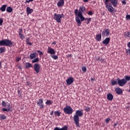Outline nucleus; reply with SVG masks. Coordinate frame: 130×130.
<instances>
[{
  "instance_id": "8",
  "label": "nucleus",
  "mask_w": 130,
  "mask_h": 130,
  "mask_svg": "<svg viewBox=\"0 0 130 130\" xmlns=\"http://www.w3.org/2000/svg\"><path fill=\"white\" fill-rule=\"evenodd\" d=\"M105 6H106V8L108 9V11L109 12L111 13H113L114 9L113 8L112 5L110 3H109V4L107 3H104Z\"/></svg>"
},
{
  "instance_id": "21",
  "label": "nucleus",
  "mask_w": 130,
  "mask_h": 130,
  "mask_svg": "<svg viewBox=\"0 0 130 130\" xmlns=\"http://www.w3.org/2000/svg\"><path fill=\"white\" fill-rule=\"evenodd\" d=\"M34 10L30 8L29 7L26 8V13L27 15L31 14Z\"/></svg>"
},
{
  "instance_id": "63",
  "label": "nucleus",
  "mask_w": 130,
  "mask_h": 130,
  "mask_svg": "<svg viewBox=\"0 0 130 130\" xmlns=\"http://www.w3.org/2000/svg\"><path fill=\"white\" fill-rule=\"evenodd\" d=\"M34 0H29V1H30V2H32V1H34Z\"/></svg>"
},
{
  "instance_id": "50",
  "label": "nucleus",
  "mask_w": 130,
  "mask_h": 130,
  "mask_svg": "<svg viewBox=\"0 0 130 130\" xmlns=\"http://www.w3.org/2000/svg\"><path fill=\"white\" fill-rule=\"evenodd\" d=\"M127 46L128 48H130V42L127 44Z\"/></svg>"
},
{
  "instance_id": "59",
  "label": "nucleus",
  "mask_w": 130,
  "mask_h": 130,
  "mask_svg": "<svg viewBox=\"0 0 130 130\" xmlns=\"http://www.w3.org/2000/svg\"><path fill=\"white\" fill-rule=\"evenodd\" d=\"M90 80H91V81H93L94 80V79H93V78H90Z\"/></svg>"
},
{
  "instance_id": "54",
  "label": "nucleus",
  "mask_w": 130,
  "mask_h": 130,
  "mask_svg": "<svg viewBox=\"0 0 130 130\" xmlns=\"http://www.w3.org/2000/svg\"><path fill=\"white\" fill-rule=\"evenodd\" d=\"M53 115V111H52L51 112H50V115L51 116H52Z\"/></svg>"
},
{
  "instance_id": "52",
  "label": "nucleus",
  "mask_w": 130,
  "mask_h": 130,
  "mask_svg": "<svg viewBox=\"0 0 130 130\" xmlns=\"http://www.w3.org/2000/svg\"><path fill=\"white\" fill-rule=\"evenodd\" d=\"M72 54H68V55H67V57H72Z\"/></svg>"
},
{
  "instance_id": "38",
  "label": "nucleus",
  "mask_w": 130,
  "mask_h": 130,
  "mask_svg": "<svg viewBox=\"0 0 130 130\" xmlns=\"http://www.w3.org/2000/svg\"><path fill=\"white\" fill-rule=\"evenodd\" d=\"M19 36H20V39L22 40H23L25 39V37L24 36L23 34H19Z\"/></svg>"
},
{
  "instance_id": "47",
  "label": "nucleus",
  "mask_w": 130,
  "mask_h": 130,
  "mask_svg": "<svg viewBox=\"0 0 130 130\" xmlns=\"http://www.w3.org/2000/svg\"><path fill=\"white\" fill-rule=\"evenodd\" d=\"M3 19H0V25H2V23H3Z\"/></svg>"
},
{
  "instance_id": "26",
  "label": "nucleus",
  "mask_w": 130,
  "mask_h": 130,
  "mask_svg": "<svg viewBox=\"0 0 130 130\" xmlns=\"http://www.w3.org/2000/svg\"><path fill=\"white\" fill-rule=\"evenodd\" d=\"M111 84L112 86H114L116 85H117L118 84V81L115 80L114 79L111 80Z\"/></svg>"
},
{
  "instance_id": "25",
  "label": "nucleus",
  "mask_w": 130,
  "mask_h": 130,
  "mask_svg": "<svg viewBox=\"0 0 130 130\" xmlns=\"http://www.w3.org/2000/svg\"><path fill=\"white\" fill-rule=\"evenodd\" d=\"M29 68H32V66L29 62H26L25 64V68L28 69Z\"/></svg>"
},
{
  "instance_id": "42",
  "label": "nucleus",
  "mask_w": 130,
  "mask_h": 130,
  "mask_svg": "<svg viewBox=\"0 0 130 130\" xmlns=\"http://www.w3.org/2000/svg\"><path fill=\"white\" fill-rule=\"evenodd\" d=\"M37 52H38V53H39L40 56H41V55H43V53L41 51L38 50Z\"/></svg>"
},
{
  "instance_id": "40",
  "label": "nucleus",
  "mask_w": 130,
  "mask_h": 130,
  "mask_svg": "<svg viewBox=\"0 0 130 130\" xmlns=\"http://www.w3.org/2000/svg\"><path fill=\"white\" fill-rule=\"evenodd\" d=\"M82 71L84 73H85L86 71V68L85 67H82Z\"/></svg>"
},
{
  "instance_id": "19",
  "label": "nucleus",
  "mask_w": 130,
  "mask_h": 130,
  "mask_svg": "<svg viewBox=\"0 0 130 130\" xmlns=\"http://www.w3.org/2000/svg\"><path fill=\"white\" fill-rule=\"evenodd\" d=\"M107 99L109 101H111L113 100V95L112 93H108L107 94Z\"/></svg>"
},
{
  "instance_id": "61",
  "label": "nucleus",
  "mask_w": 130,
  "mask_h": 130,
  "mask_svg": "<svg viewBox=\"0 0 130 130\" xmlns=\"http://www.w3.org/2000/svg\"><path fill=\"white\" fill-rule=\"evenodd\" d=\"M129 108V106L126 107V109H128Z\"/></svg>"
},
{
  "instance_id": "28",
  "label": "nucleus",
  "mask_w": 130,
  "mask_h": 130,
  "mask_svg": "<svg viewBox=\"0 0 130 130\" xmlns=\"http://www.w3.org/2000/svg\"><path fill=\"white\" fill-rule=\"evenodd\" d=\"M45 104L47 105H52L53 104V101L52 100H47Z\"/></svg>"
},
{
  "instance_id": "13",
  "label": "nucleus",
  "mask_w": 130,
  "mask_h": 130,
  "mask_svg": "<svg viewBox=\"0 0 130 130\" xmlns=\"http://www.w3.org/2000/svg\"><path fill=\"white\" fill-rule=\"evenodd\" d=\"M74 82V78L73 77H69L66 80V83L68 85L72 84Z\"/></svg>"
},
{
  "instance_id": "30",
  "label": "nucleus",
  "mask_w": 130,
  "mask_h": 130,
  "mask_svg": "<svg viewBox=\"0 0 130 130\" xmlns=\"http://www.w3.org/2000/svg\"><path fill=\"white\" fill-rule=\"evenodd\" d=\"M29 38H27L26 39V43L27 45H28L29 46H32V43L29 42Z\"/></svg>"
},
{
  "instance_id": "35",
  "label": "nucleus",
  "mask_w": 130,
  "mask_h": 130,
  "mask_svg": "<svg viewBox=\"0 0 130 130\" xmlns=\"http://www.w3.org/2000/svg\"><path fill=\"white\" fill-rule=\"evenodd\" d=\"M51 57L54 60H57L58 59V56L57 55H51Z\"/></svg>"
},
{
  "instance_id": "14",
  "label": "nucleus",
  "mask_w": 130,
  "mask_h": 130,
  "mask_svg": "<svg viewBox=\"0 0 130 130\" xmlns=\"http://www.w3.org/2000/svg\"><path fill=\"white\" fill-rule=\"evenodd\" d=\"M47 53L51 54L52 55L55 54L56 53V51H54V49L50 47H48L47 49Z\"/></svg>"
},
{
  "instance_id": "29",
  "label": "nucleus",
  "mask_w": 130,
  "mask_h": 130,
  "mask_svg": "<svg viewBox=\"0 0 130 130\" xmlns=\"http://www.w3.org/2000/svg\"><path fill=\"white\" fill-rule=\"evenodd\" d=\"M84 20L86 21V24H87V25H88L90 24V22L91 21V18H84Z\"/></svg>"
},
{
  "instance_id": "4",
  "label": "nucleus",
  "mask_w": 130,
  "mask_h": 130,
  "mask_svg": "<svg viewBox=\"0 0 130 130\" xmlns=\"http://www.w3.org/2000/svg\"><path fill=\"white\" fill-rule=\"evenodd\" d=\"M1 105L4 107H7V108L2 109V111L4 113H5V112H9L11 110V108H10L11 107V104L8 103V102H6L4 101H3L2 102Z\"/></svg>"
},
{
  "instance_id": "15",
  "label": "nucleus",
  "mask_w": 130,
  "mask_h": 130,
  "mask_svg": "<svg viewBox=\"0 0 130 130\" xmlns=\"http://www.w3.org/2000/svg\"><path fill=\"white\" fill-rule=\"evenodd\" d=\"M110 42V38L109 37L106 38L105 40L103 41L102 43L105 45V46H107Z\"/></svg>"
},
{
  "instance_id": "5",
  "label": "nucleus",
  "mask_w": 130,
  "mask_h": 130,
  "mask_svg": "<svg viewBox=\"0 0 130 130\" xmlns=\"http://www.w3.org/2000/svg\"><path fill=\"white\" fill-rule=\"evenodd\" d=\"M64 113L66 114H72L74 112V110L71 106L66 105L63 109Z\"/></svg>"
},
{
  "instance_id": "37",
  "label": "nucleus",
  "mask_w": 130,
  "mask_h": 130,
  "mask_svg": "<svg viewBox=\"0 0 130 130\" xmlns=\"http://www.w3.org/2000/svg\"><path fill=\"white\" fill-rule=\"evenodd\" d=\"M126 82L127 83V81H130V76H125V79Z\"/></svg>"
},
{
  "instance_id": "1",
  "label": "nucleus",
  "mask_w": 130,
  "mask_h": 130,
  "mask_svg": "<svg viewBox=\"0 0 130 130\" xmlns=\"http://www.w3.org/2000/svg\"><path fill=\"white\" fill-rule=\"evenodd\" d=\"M86 12V8L84 6H81L79 7V11H78V9H76L74 11V14L75 15L78 17H75V20L76 23L78 24V26H80L81 25V21H84L85 17L83 16L82 13H84Z\"/></svg>"
},
{
  "instance_id": "55",
  "label": "nucleus",
  "mask_w": 130,
  "mask_h": 130,
  "mask_svg": "<svg viewBox=\"0 0 130 130\" xmlns=\"http://www.w3.org/2000/svg\"><path fill=\"white\" fill-rule=\"evenodd\" d=\"M52 44L56 45V41H54L53 43H52Z\"/></svg>"
},
{
  "instance_id": "6",
  "label": "nucleus",
  "mask_w": 130,
  "mask_h": 130,
  "mask_svg": "<svg viewBox=\"0 0 130 130\" xmlns=\"http://www.w3.org/2000/svg\"><path fill=\"white\" fill-rule=\"evenodd\" d=\"M65 15L63 14H58L57 13H54V19L55 21H57L58 23H60L61 22V19L62 18H64Z\"/></svg>"
},
{
  "instance_id": "11",
  "label": "nucleus",
  "mask_w": 130,
  "mask_h": 130,
  "mask_svg": "<svg viewBox=\"0 0 130 130\" xmlns=\"http://www.w3.org/2000/svg\"><path fill=\"white\" fill-rule=\"evenodd\" d=\"M117 81H118V84L121 87L124 86L127 83L125 79H120L118 78L117 79Z\"/></svg>"
},
{
  "instance_id": "56",
  "label": "nucleus",
  "mask_w": 130,
  "mask_h": 130,
  "mask_svg": "<svg viewBox=\"0 0 130 130\" xmlns=\"http://www.w3.org/2000/svg\"><path fill=\"white\" fill-rule=\"evenodd\" d=\"M117 125V123H115L114 125V128H116V126Z\"/></svg>"
},
{
  "instance_id": "39",
  "label": "nucleus",
  "mask_w": 130,
  "mask_h": 130,
  "mask_svg": "<svg viewBox=\"0 0 130 130\" xmlns=\"http://www.w3.org/2000/svg\"><path fill=\"white\" fill-rule=\"evenodd\" d=\"M111 120L110 118H107L106 119L105 121L106 122V123H109V121Z\"/></svg>"
},
{
  "instance_id": "10",
  "label": "nucleus",
  "mask_w": 130,
  "mask_h": 130,
  "mask_svg": "<svg viewBox=\"0 0 130 130\" xmlns=\"http://www.w3.org/2000/svg\"><path fill=\"white\" fill-rule=\"evenodd\" d=\"M37 105L39 107L40 109H43L44 107L43 100L40 99L37 103Z\"/></svg>"
},
{
  "instance_id": "16",
  "label": "nucleus",
  "mask_w": 130,
  "mask_h": 130,
  "mask_svg": "<svg viewBox=\"0 0 130 130\" xmlns=\"http://www.w3.org/2000/svg\"><path fill=\"white\" fill-rule=\"evenodd\" d=\"M64 4V0H59L57 3V5L58 8H60V7H63Z\"/></svg>"
},
{
  "instance_id": "41",
  "label": "nucleus",
  "mask_w": 130,
  "mask_h": 130,
  "mask_svg": "<svg viewBox=\"0 0 130 130\" xmlns=\"http://www.w3.org/2000/svg\"><path fill=\"white\" fill-rule=\"evenodd\" d=\"M20 60H21L20 57L19 56L17 57L16 60L17 62H19Z\"/></svg>"
},
{
  "instance_id": "22",
  "label": "nucleus",
  "mask_w": 130,
  "mask_h": 130,
  "mask_svg": "<svg viewBox=\"0 0 130 130\" xmlns=\"http://www.w3.org/2000/svg\"><path fill=\"white\" fill-rule=\"evenodd\" d=\"M38 54L36 53L30 54L29 57L31 59H33L34 58H36L37 56H38Z\"/></svg>"
},
{
  "instance_id": "9",
  "label": "nucleus",
  "mask_w": 130,
  "mask_h": 130,
  "mask_svg": "<svg viewBox=\"0 0 130 130\" xmlns=\"http://www.w3.org/2000/svg\"><path fill=\"white\" fill-rule=\"evenodd\" d=\"M110 34V29L109 28H106L103 29V32L102 33V35L104 37H108Z\"/></svg>"
},
{
  "instance_id": "58",
  "label": "nucleus",
  "mask_w": 130,
  "mask_h": 130,
  "mask_svg": "<svg viewBox=\"0 0 130 130\" xmlns=\"http://www.w3.org/2000/svg\"><path fill=\"white\" fill-rule=\"evenodd\" d=\"M101 59L100 58V57H99L98 58L96 59V60H101Z\"/></svg>"
},
{
  "instance_id": "7",
  "label": "nucleus",
  "mask_w": 130,
  "mask_h": 130,
  "mask_svg": "<svg viewBox=\"0 0 130 130\" xmlns=\"http://www.w3.org/2000/svg\"><path fill=\"white\" fill-rule=\"evenodd\" d=\"M104 4H109L110 2V4L113 6L114 8H116L118 4L117 0H104Z\"/></svg>"
},
{
  "instance_id": "34",
  "label": "nucleus",
  "mask_w": 130,
  "mask_h": 130,
  "mask_svg": "<svg viewBox=\"0 0 130 130\" xmlns=\"http://www.w3.org/2000/svg\"><path fill=\"white\" fill-rule=\"evenodd\" d=\"M84 111H85L86 112H89L90 111V107H86L85 108H84Z\"/></svg>"
},
{
  "instance_id": "17",
  "label": "nucleus",
  "mask_w": 130,
  "mask_h": 130,
  "mask_svg": "<svg viewBox=\"0 0 130 130\" xmlns=\"http://www.w3.org/2000/svg\"><path fill=\"white\" fill-rule=\"evenodd\" d=\"M115 91L116 92V93L118 95H120L122 93V90L119 87L115 88Z\"/></svg>"
},
{
  "instance_id": "20",
  "label": "nucleus",
  "mask_w": 130,
  "mask_h": 130,
  "mask_svg": "<svg viewBox=\"0 0 130 130\" xmlns=\"http://www.w3.org/2000/svg\"><path fill=\"white\" fill-rule=\"evenodd\" d=\"M102 36L101 34H98L95 36V40L98 42H100L101 41Z\"/></svg>"
},
{
  "instance_id": "49",
  "label": "nucleus",
  "mask_w": 130,
  "mask_h": 130,
  "mask_svg": "<svg viewBox=\"0 0 130 130\" xmlns=\"http://www.w3.org/2000/svg\"><path fill=\"white\" fill-rule=\"evenodd\" d=\"M104 60H105L104 59L101 58V59H100V62H101V63H103V62H104Z\"/></svg>"
},
{
  "instance_id": "45",
  "label": "nucleus",
  "mask_w": 130,
  "mask_h": 130,
  "mask_svg": "<svg viewBox=\"0 0 130 130\" xmlns=\"http://www.w3.org/2000/svg\"><path fill=\"white\" fill-rule=\"evenodd\" d=\"M88 15L92 16L93 15V13L91 11H88L87 13Z\"/></svg>"
},
{
  "instance_id": "18",
  "label": "nucleus",
  "mask_w": 130,
  "mask_h": 130,
  "mask_svg": "<svg viewBox=\"0 0 130 130\" xmlns=\"http://www.w3.org/2000/svg\"><path fill=\"white\" fill-rule=\"evenodd\" d=\"M54 130H68V127L67 125H64L62 128L56 127L54 128Z\"/></svg>"
},
{
  "instance_id": "48",
  "label": "nucleus",
  "mask_w": 130,
  "mask_h": 130,
  "mask_svg": "<svg viewBox=\"0 0 130 130\" xmlns=\"http://www.w3.org/2000/svg\"><path fill=\"white\" fill-rule=\"evenodd\" d=\"M30 85H31V82L27 81V85L29 86Z\"/></svg>"
},
{
  "instance_id": "51",
  "label": "nucleus",
  "mask_w": 130,
  "mask_h": 130,
  "mask_svg": "<svg viewBox=\"0 0 130 130\" xmlns=\"http://www.w3.org/2000/svg\"><path fill=\"white\" fill-rule=\"evenodd\" d=\"M128 52H130V49H126V53H128Z\"/></svg>"
},
{
  "instance_id": "27",
  "label": "nucleus",
  "mask_w": 130,
  "mask_h": 130,
  "mask_svg": "<svg viewBox=\"0 0 130 130\" xmlns=\"http://www.w3.org/2000/svg\"><path fill=\"white\" fill-rule=\"evenodd\" d=\"M6 7H7V5H2V7L0 8V10L2 12H5L6 11Z\"/></svg>"
},
{
  "instance_id": "12",
  "label": "nucleus",
  "mask_w": 130,
  "mask_h": 130,
  "mask_svg": "<svg viewBox=\"0 0 130 130\" xmlns=\"http://www.w3.org/2000/svg\"><path fill=\"white\" fill-rule=\"evenodd\" d=\"M34 70L37 74L40 73V67L39 64L35 63L34 66Z\"/></svg>"
},
{
  "instance_id": "46",
  "label": "nucleus",
  "mask_w": 130,
  "mask_h": 130,
  "mask_svg": "<svg viewBox=\"0 0 130 130\" xmlns=\"http://www.w3.org/2000/svg\"><path fill=\"white\" fill-rule=\"evenodd\" d=\"M126 19L130 20V15H126Z\"/></svg>"
},
{
  "instance_id": "44",
  "label": "nucleus",
  "mask_w": 130,
  "mask_h": 130,
  "mask_svg": "<svg viewBox=\"0 0 130 130\" xmlns=\"http://www.w3.org/2000/svg\"><path fill=\"white\" fill-rule=\"evenodd\" d=\"M128 1V0H123V1H121L122 5H126V1Z\"/></svg>"
},
{
  "instance_id": "24",
  "label": "nucleus",
  "mask_w": 130,
  "mask_h": 130,
  "mask_svg": "<svg viewBox=\"0 0 130 130\" xmlns=\"http://www.w3.org/2000/svg\"><path fill=\"white\" fill-rule=\"evenodd\" d=\"M6 11L7 13H11L13 12V8L11 7H7Z\"/></svg>"
},
{
  "instance_id": "23",
  "label": "nucleus",
  "mask_w": 130,
  "mask_h": 130,
  "mask_svg": "<svg viewBox=\"0 0 130 130\" xmlns=\"http://www.w3.org/2000/svg\"><path fill=\"white\" fill-rule=\"evenodd\" d=\"M7 119V117L4 114H0V119L1 121H3Z\"/></svg>"
},
{
  "instance_id": "33",
  "label": "nucleus",
  "mask_w": 130,
  "mask_h": 130,
  "mask_svg": "<svg viewBox=\"0 0 130 130\" xmlns=\"http://www.w3.org/2000/svg\"><path fill=\"white\" fill-rule=\"evenodd\" d=\"M55 116H60V112L58 111H56L54 112Z\"/></svg>"
},
{
  "instance_id": "2",
  "label": "nucleus",
  "mask_w": 130,
  "mask_h": 130,
  "mask_svg": "<svg viewBox=\"0 0 130 130\" xmlns=\"http://www.w3.org/2000/svg\"><path fill=\"white\" fill-rule=\"evenodd\" d=\"M83 116V110H77L75 112V115L73 116V120L76 127H80V117Z\"/></svg>"
},
{
  "instance_id": "31",
  "label": "nucleus",
  "mask_w": 130,
  "mask_h": 130,
  "mask_svg": "<svg viewBox=\"0 0 130 130\" xmlns=\"http://www.w3.org/2000/svg\"><path fill=\"white\" fill-rule=\"evenodd\" d=\"M40 61L39 58L38 57L35 58L31 61V63H34L36 62H38Z\"/></svg>"
},
{
  "instance_id": "62",
  "label": "nucleus",
  "mask_w": 130,
  "mask_h": 130,
  "mask_svg": "<svg viewBox=\"0 0 130 130\" xmlns=\"http://www.w3.org/2000/svg\"><path fill=\"white\" fill-rule=\"evenodd\" d=\"M128 92H130V87H129V89H128Z\"/></svg>"
},
{
  "instance_id": "32",
  "label": "nucleus",
  "mask_w": 130,
  "mask_h": 130,
  "mask_svg": "<svg viewBox=\"0 0 130 130\" xmlns=\"http://www.w3.org/2000/svg\"><path fill=\"white\" fill-rule=\"evenodd\" d=\"M6 51L5 47H0V54L4 53Z\"/></svg>"
},
{
  "instance_id": "36",
  "label": "nucleus",
  "mask_w": 130,
  "mask_h": 130,
  "mask_svg": "<svg viewBox=\"0 0 130 130\" xmlns=\"http://www.w3.org/2000/svg\"><path fill=\"white\" fill-rule=\"evenodd\" d=\"M124 35H125L127 38H130V32L127 31L126 32L124 33Z\"/></svg>"
},
{
  "instance_id": "3",
  "label": "nucleus",
  "mask_w": 130,
  "mask_h": 130,
  "mask_svg": "<svg viewBox=\"0 0 130 130\" xmlns=\"http://www.w3.org/2000/svg\"><path fill=\"white\" fill-rule=\"evenodd\" d=\"M13 42L8 39L0 41V46H9V47H11L13 46Z\"/></svg>"
},
{
  "instance_id": "57",
  "label": "nucleus",
  "mask_w": 130,
  "mask_h": 130,
  "mask_svg": "<svg viewBox=\"0 0 130 130\" xmlns=\"http://www.w3.org/2000/svg\"><path fill=\"white\" fill-rule=\"evenodd\" d=\"M83 2L84 3H88V0H83Z\"/></svg>"
},
{
  "instance_id": "53",
  "label": "nucleus",
  "mask_w": 130,
  "mask_h": 130,
  "mask_svg": "<svg viewBox=\"0 0 130 130\" xmlns=\"http://www.w3.org/2000/svg\"><path fill=\"white\" fill-rule=\"evenodd\" d=\"M30 2H31L30 1V0H26V1H25V3H29Z\"/></svg>"
},
{
  "instance_id": "60",
  "label": "nucleus",
  "mask_w": 130,
  "mask_h": 130,
  "mask_svg": "<svg viewBox=\"0 0 130 130\" xmlns=\"http://www.w3.org/2000/svg\"><path fill=\"white\" fill-rule=\"evenodd\" d=\"M20 93V90H18V93L19 94Z\"/></svg>"
},
{
  "instance_id": "43",
  "label": "nucleus",
  "mask_w": 130,
  "mask_h": 130,
  "mask_svg": "<svg viewBox=\"0 0 130 130\" xmlns=\"http://www.w3.org/2000/svg\"><path fill=\"white\" fill-rule=\"evenodd\" d=\"M23 32V29H22V28H21L20 29H19V35L20 34H22V33Z\"/></svg>"
},
{
  "instance_id": "64",
  "label": "nucleus",
  "mask_w": 130,
  "mask_h": 130,
  "mask_svg": "<svg viewBox=\"0 0 130 130\" xmlns=\"http://www.w3.org/2000/svg\"><path fill=\"white\" fill-rule=\"evenodd\" d=\"M129 54H130V51H129Z\"/></svg>"
}]
</instances>
